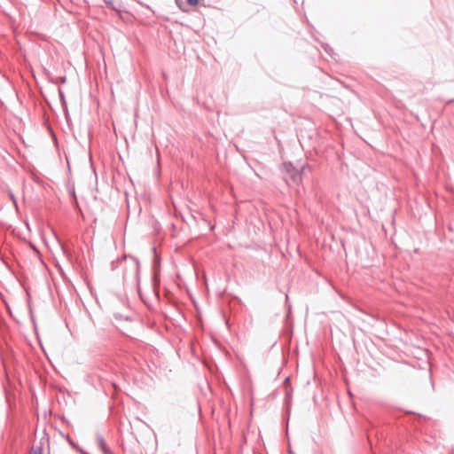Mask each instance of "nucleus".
I'll return each mask as SVG.
<instances>
[{"mask_svg": "<svg viewBox=\"0 0 454 454\" xmlns=\"http://www.w3.org/2000/svg\"><path fill=\"white\" fill-rule=\"evenodd\" d=\"M306 168V167H302L301 170L296 169H288V172L290 174V178L294 184H299L301 181V171H303Z\"/></svg>", "mask_w": 454, "mask_h": 454, "instance_id": "f257e3e1", "label": "nucleus"}, {"mask_svg": "<svg viewBox=\"0 0 454 454\" xmlns=\"http://www.w3.org/2000/svg\"><path fill=\"white\" fill-rule=\"evenodd\" d=\"M98 447L104 452V454H111L110 449L106 446L104 438L101 435L97 437Z\"/></svg>", "mask_w": 454, "mask_h": 454, "instance_id": "f03ea898", "label": "nucleus"}, {"mask_svg": "<svg viewBox=\"0 0 454 454\" xmlns=\"http://www.w3.org/2000/svg\"><path fill=\"white\" fill-rule=\"evenodd\" d=\"M131 260L136 269V274L137 275L139 271V262L135 258H131Z\"/></svg>", "mask_w": 454, "mask_h": 454, "instance_id": "7ed1b4c3", "label": "nucleus"}, {"mask_svg": "<svg viewBox=\"0 0 454 454\" xmlns=\"http://www.w3.org/2000/svg\"><path fill=\"white\" fill-rule=\"evenodd\" d=\"M186 1H187L188 4L191 6H195L199 3V0H186Z\"/></svg>", "mask_w": 454, "mask_h": 454, "instance_id": "20e7f679", "label": "nucleus"}, {"mask_svg": "<svg viewBox=\"0 0 454 454\" xmlns=\"http://www.w3.org/2000/svg\"><path fill=\"white\" fill-rule=\"evenodd\" d=\"M33 454H42V450L38 449L37 450L34 451Z\"/></svg>", "mask_w": 454, "mask_h": 454, "instance_id": "39448f33", "label": "nucleus"}, {"mask_svg": "<svg viewBox=\"0 0 454 454\" xmlns=\"http://www.w3.org/2000/svg\"><path fill=\"white\" fill-rule=\"evenodd\" d=\"M12 200H13V202L15 203V199L13 197V195H12Z\"/></svg>", "mask_w": 454, "mask_h": 454, "instance_id": "423d86ee", "label": "nucleus"}, {"mask_svg": "<svg viewBox=\"0 0 454 454\" xmlns=\"http://www.w3.org/2000/svg\"><path fill=\"white\" fill-rule=\"evenodd\" d=\"M105 2H106V3H108V1H107V0H105Z\"/></svg>", "mask_w": 454, "mask_h": 454, "instance_id": "0eeeda50", "label": "nucleus"}]
</instances>
